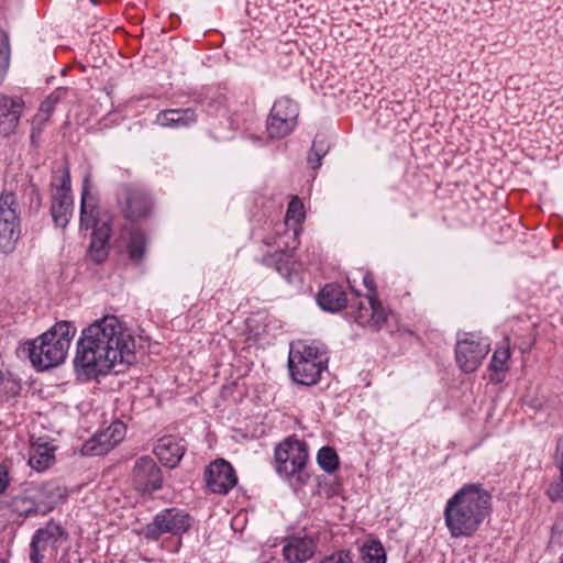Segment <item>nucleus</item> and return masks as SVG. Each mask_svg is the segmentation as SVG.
I'll return each instance as SVG.
<instances>
[{"label": "nucleus", "instance_id": "nucleus-1", "mask_svg": "<svg viewBox=\"0 0 563 563\" xmlns=\"http://www.w3.org/2000/svg\"><path fill=\"white\" fill-rule=\"evenodd\" d=\"M135 362V341L114 316H106L82 330L74 366L88 378L115 373Z\"/></svg>", "mask_w": 563, "mask_h": 563}, {"label": "nucleus", "instance_id": "nucleus-2", "mask_svg": "<svg viewBox=\"0 0 563 563\" xmlns=\"http://www.w3.org/2000/svg\"><path fill=\"white\" fill-rule=\"evenodd\" d=\"M490 512V493L482 484H465L446 501L444 520L452 538H470Z\"/></svg>", "mask_w": 563, "mask_h": 563}, {"label": "nucleus", "instance_id": "nucleus-3", "mask_svg": "<svg viewBox=\"0 0 563 563\" xmlns=\"http://www.w3.org/2000/svg\"><path fill=\"white\" fill-rule=\"evenodd\" d=\"M75 334L73 322H56L36 339L24 342L18 350L19 356L27 357L37 371L58 366L66 360Z\"/></svg>", "mask_w": 563, "mask_h": 563}, {"label": "nucleus", "instance_id": "nucleus-4", "mask_svg": "<svg viewBox=\"0 0 563 563\" xmlns=\"http://www.w3.org/2000/svg\"><path fill=\"white\" fill-rule=\"evenodd\" d=\"M67 539L65 530L54 522L48 521L44 527L37 529L30 543V560L32 563H44L54 559L57 548Z\"/></svg>", "mask_w": 563, "mask_h": 563}, {"label": "nucleus", "instance_id": "nucleus-5", "mask_svg": "<svg viewBox=\"0 0 563 563\" xmlns=\"http://www.w3.org/2000/svg\"><path fill=\"white\" fill-rule=\"evenodd\" d=\"M276 471L287 477L300 474L308 461V446L303 441L288 438L275 450Z\"/></svg>", "mask_w": 563, "mask_h": 563}, {"label": "nucleus", "instance_id": "nucleus-6", "mask_svg": "<svg viewBox=\"0 0 563 563\" xmlns=\"http://www.w3.org/2000/svg\"><path fill=\"white\" fill-rule=\"evenodd\" d=\"M117 202L123 217L131 221L151 214L153 201L148 194L136 186L123 184L117 190Z\"/></svg>", "mask_w": 563, "mask_h": 563}, {"label": "nucleus", "instance_id": "nucleus-7", "mask_svg": "<svg viewBox=\"0 0 563 563\" xmlns=\"http://www.w3.org/2000/svg\"><path fill=\"white\" fill-rule=\"evenodd\" d=\"M190 528V517L188 514L167 508L159 511L152 522L143 528V534L146 540L157 541L164 533L180 534Z\"/></svg>", "mask_w": 563, "mask_h": 563}, {"label": "nucleus", "instance_id": "nucleus-8", "mask_svg": "<svg viewBox=\"0 0 563 563\" xmlns=\"http://www.w3.org/2000/svg\"><path fill=\"white\" fill-rule=\"evenodd\" d=\"M298 108L289 98L275 101L267 119V133L272 139L288 135L297 124Z\"/></svg>", "mask_w": 563, "mask_h": 563}, {"label": "nucleus", "instance_id": "nucleus-9", "mask_svg": "<svg viewBox=\"0 0 563 563\" xmlns=\"http://www.w3.org/2000/svg\"><path fill=\"white\" fill-rule=\"evenodd\" d=\"M131 479L133 487L143 494H151L163 486V473L150 456H141L135 461Z\"/></svg>", "mask_w": 563, "mask_h": 563}, {"label": "nucleus", "instance_id": "nucleus-10", "mask_svg": "<svg viewBox=\"0 0 563 563\" xmlns=\"http://www.w3.org/2000/svg\"><path fill=\"white\" fill-rule=\"evenodd\" d=\"M205 483L210 493L227 495L236 485L238 477L229 462L218 459L207 466Z\"/></svg>", "mask_w": 563, "mask_h": 563}, {"label": "nucleus", "instance_id": "nucleus-11", "mask_svg": "<svg viewBox=\"0 0 563 563\" xmlns=\"http://www.w3.org/2000/svg\"><path fill=\"white\" fill-rule=\"evenodd\" d=\"M125 433V424L120 420H115L107 429L88 440L84 444L82 451L89 455H104L124 439Z\"/></svg>", "mask_w": 563, "mask_h": 563}, {"label": "nucleus", "instance_id": "nucleus-12", "mask_svg": "<svg viewBox=\"0 0 563 563\" xmlns=\"http://www.w3.org/2000/svg\"><path fill=\"white\" fill-rule=\"evenodd\" d=\"M282 554L287 563H305L313 558L318 540L310 534H290L283 538Z\"/></svg>", "mask_w": 563, "mask_h": 563}, {"label": "nucleus", "instance_id": "nucleus-13", "mask_svg": "<svg viewBox=\"0 0 563 563\" xmlns=\"http://www.w3.org/2000/svg\"><path fill=\"white\" fill-rule=\"evenodd\" d=\"M489 352V344L472 338L459 340L455 347L457 365L465 373L475 372Z\"/></svg>", "mask_w": 563, "mask_h": 563}, {"label": "nucleus", "instance_id": "nucleus-14", "mask_svg": "<svg viewBox=\"0 0 563 563\" xmlns=\"http://www.w3.org/2000/svg\"><path fill=\"white\" fill-rule=\"evenodd\" d=\"M24 101L20 97H1L0 99V134L11 135L18 128Z\"/></svg>", "mask_w": 563, "mask_h": 563}, {"label": "nucleus", "instance_id": "nucleus-15", "mask_svg": "<svg viewBox=\"0 0 563 563\" xmlns=\"http://www.w3.org/2000/svg\"><path fill=\"white\" fill-rule=\"evenodd\" d=\"M368 306L358 303L354 313V320L361 325H367L374 330H379L387 320V313L377 296L367 295Z\"/></svg>", "mask_w": 563, "mask_h": 563}, {"label": "nucleus", "instance_id": "nucleus-16", "mask_svg": "<svg viewBox=\"0 0 563 563\" xmlns=\"http://www.w3.org/2000/svg\"><path fill=\"white\" fill-rule=\"evenodd\" d=\"M111 225L112 219L111 217H107L106 221L92 230L88 256L96 264L103 263L109 256V240L112 233Z\"/></svg>", "mask_w": 563, "mask_h": 563}, {"label": "nucleus", "instance_id": "nucleus-17", "mask_svg": "<svg viewBox=\"0 0 563 563\" xmlns=\"http://www.w3.org/2000/svg\"><path fill=\"white\" fill-rule=\"evenodd\" d=\"M180 442L174 435H165L154 446L155 455L166 467L175 468L181 461L186 448Z\"/></svg>", "mask_w": 563, "mask_h": 563}, {"label": "nucleus", "instance_id": "nucleus-18", "mask_svg": "<svg viewBox=\"0 0 563 563\" xmlns=\"http://www.w3.org/2000/svg\"><path fill=\"white\" fill-rule=\"evenodd\" d=\"M298 357L299 360H288L289 372L294 382L307 386L317 384L327 366H318L317 363L305 361L302 356Z\"/></svg>", "mask_w": 563, "mask_h": 563}, {"label": "nucleus", "instance_id": "nucleus-19", "mask_svg": "<svg viewBox=\"0 0 563 563\" xmlns=\"http://www.w3.org/2000/svg\"><path fill=\"white\" fill-rule=\"evenodd\" d=\"M317 302L324 311L338 312L346 307L347 298L338 284H327L318 294Z\"/></svg>", "mask_w": 563, "mask_h": 563}, {"label": "nucleus", "instance_id": "nucleus-20", "mask_svg": "<svg viewBox=\"0 0 563 563\" xmlns=\"http://www.w3.org/2000/svg\"><path fill=\"white\" fill-rule=\"evenodd\" d=\"M66 496V489L55 483H45L41 486L35 498L37 512L45 515L52 511Z\"/></svg>", "mask_w": 563, "mask_h": 563}, {"label": "nucleus", "instance_id": "nucleus-21", "mask_svg": "<svg viewBox=\"0 0 563 563\" xmlns=\"http://www.w3.org/2000/svg\"><path fill=\"white\" fill-rule=\"evenodd\" d=\"M89 197V175L84 179V186L81 191V203H80V229H93L98 228L103 219L99 218V210L95 203L88 201ZM107 219H104L106 221Z\"/></svg>", "mask_w": 563, "mask_h": 563}, {"label": "nucleus", "instance_id": "nucleus-22", "mask_svg": "<svg viewBox=\"0 0 563 563\" xmlns=\"http://www.w3.org/2000/svg\"><path fill=\"white\" fill-rule=\"evenodd\" d=\"M55 446L49 442L37 439L32 442L29 464L37 472L44 471L52 465L55 460Z\"/></svg>", "mask_w": 563, "mask_h": 563}, {"label": "nucleus", "instance_id": "nucleus-23", "mask_svg": "<svg viewBox=\"0 0 563 563\" xmlns=\"http://www.w3.org/2000/svg\"><path fill=\"white\" fill-rule=\"evenodd\" d=\"M157 123L164 128H184L197 121V115L191 108L168 109L157 114Z\"/></svg>", "mask_w": 563, "mask_h": 563}, {"label": "nucleus", "instance_id": "nucleus-24", "mask_svg": "<svg viewBox=\"0 0 563 563\" xmlns=\"http://www.w3.org/2000/svg\"><path fill=\"white\" fill-rule=\"evenodd\" d=\"M74 211L71 195H52L51 214L56 227L65 229Z\"/></svg>", "mask_w": 563, "mask_h": 563}, {"label": "nucleus", "instance_id": "nucleus-25", "mask_svg": "<svg viewBox=\"0 0 563 563\" xmlns=\"http://www.w3.org/2000/svg\"><path fill=\"white\" fill-rule=\"evenodd\" d=\"M67 88L59 87L55 89L40 106L38 112L34 117V123L45 125L55 110L56 104L65 98Z\"/></svg>", "mask_w": 563, "mask_h": 563}, {"label": "nucleus", "instance_id": "nucleus-26", "mask_svg": "<svg viewBox=\"0 0 563 563\" xmlns=\"http://www.w3.org/2000/svg\"><path fill=\"white\" fill-rule=\"evenodd\" d=\"M126 250L129 258L134 264H140L143 261L146 251V236L141 230H131Z\"/></svg>", "mask_w": 563, "mask_h": 563}, {"label": "nucleus", "instance_id": "nucleus-27", "mask_svg": "<svg viewBox=\"0 0 563 563\" xmlns=\"http://www.w3.org/2000/svg\"><path fill=\"white\" fill-rule=\"evenodd\" d=\"M20 224L0 221V251L11 253L20 239Z\"/></svg>", "mask_w": 563, "mask_h": 563}, {"label": "nucleus", "instance_id": "nucleus-28", "mask_svg": "<svg viewBox=\"0 0 563 563\" xmlns=\"http://www.w3.org/2000/svg\"><path fill=\"white\" fill-rule=\"evenodd\" d=\"M19 203L13 192L0 195V221L20 224Z\"/></svg>", "mask_w": 563, "mask_h": 563}, {"label": "nucleus", "instance_id": "nucleus-29", "mask_svg": "<svg viewBox=\"0 0 563 563\" xmlns=\"http://www.w3.org/2000/svg\"><path fill=\"white\" fill-rule=\"evenodd\" d=\"M362 563H386V552L377 540H367L360 547Z\"/></svg>", "mask_w": 563, "mask_h": 563}, {"label": "nucleus", "instance_id": "nucleus-30", "mask_svg": "<svg viewBox=\"0 0 563 563\" xmlns=\"http://www.w3.org/2000/svg\"><path fill=\"white\" fill-rule=\"evenodd\" d=\"M317 461L327 473H332L339 467V456L331 446H322L318 452Z\"/></svg>", "mask_w": 563, "mask_h": 563}, {"label": "nucleus", "instance_id": "nucleus-31", "mask_svg": "<svg viewBox=\"0 0 563 563\" xmlns=\"http://www.w3.org/2000/svg\"><path fill=\"white\" fill-rule=\"evenodd\" d=\"M10 508L13 512L21 517H29L33 514H38L35 499L29 498L26 496H16L12 498Z\"/></svg>", "mask_w": 563, "mask_h": 563}, {"label": "nucleus", "instance_id": "nucleus-32", "mask_svg": "<svg viewBox=\"0 0 563 563\" xmlns=\"http://www.w3.org/2000/svg\"><path fill=\"white\" fill-rule=\"evenodd\" d=\"M328 150L329 146L324 140H320L318 136L313 140L308 155V164L312 169H318L321 166V161L328 153Z\"/></svg>", "mask_w": 563, "mask_h": 563}, {"label": "nucleus", "instance_id": "nucleus-33", "mask_svg": "<svg viewBox=\"0 0 563 563\" xmlns=\"http://www.w3.org/2000/svg\"><path fill=\"white\" fill-rule=\"evenodd\" d=\"M298 356H302L305 361H311V363H317L318 366H327L328 360L323 357L322 353L318 347L314 346H303L302 351H291L289 353V358L299 360Z\"/></svg>", "mask_w": 563, "mask_h": 563}, {"label": "nucleus", "instance_id": "nucleus-34", "mask_svg": "<svg viewBox=\"0 0 563 563\" xmlns=\"http://www.w3.org/2000/svg\"><path fill=\"white\" fill-rule=\"evenodd\" d=\"M287 254L283 251L275 252L273 254H266L262 258V263L266 266H273L275 269L282 274L287 275L289 272Z\"/></svg>", "mask_w": 563, "mask_h": 563}, {"label": "nucleus", "instance_id": "nucleus-35", "mask_svg": "<svg viewBox=\"0 0 563 563\" xmlns=\"http://www.w3.org/2000/svg\"><path fill=\"white\" fill-rule=\"evenodd\" d=\"M510 357V347L508 339H505V344L495 350L489 367L494 372H501L506 369L507 361Z\"/></svg>", "mask_w": 563, "mask_h": 563}, {"label": "nucleus", "instance_id": "nucleus-36", "mask_svg": "<svg viewBox=\"0 0 563 563\" xmlns=\"http://www.w3.org/2000/svg\"><path fill=\"white\" fill-rule=\"evenodd\" d=\"M9 42L4 33H0V81L9 67Z\"/></svg>", "mask_w": 563, "mask_h": 563}, {"label": "nucleus", "instance_id": "nucleus-37", "mask_svg": "<svg viewBox=\"0 0 563 563\" xmlns=\"http://www.w3.org/2000/svg\"><path fill=\"white\" fill-rule=\"evenodd\" d=\"M547 496L552 503L563 501V473L549 485Z\"/></svg>", "mask_w": 563, "mask_h": 563}, {"label": "nucleus", "instance_id": "nucleus-38", "mask_svg": "<svg viewBox=\"0 0 563 563\" xmlns=\"http://www.w3.org/2000/svg\"><path fill=\"white\" fill-rule=\"evenodd\" d=\"M286 217L296 222H300L305 219L303 205L298 197H294L288 203Z\"/></svg>", "mask_w": 563, "mask_h": 563}, {"label": "nucleus", "instance_id": "nucleus-39", "mask_svg": "<svg viewBox=\"0 0 563 563\" xmlns=\"http://www.w3.org/2000/svg\"><path fill=\"white\" fill-rule=\"evenodd\" d=\"M25 195L29 197L30 208L33 210H38L42 206V196L38 188L34 184H30L25 188Z\"/></svg>", "mask_w": 563, "mask_h": 563}, {"label": "nucleus", "instance_id": "nucleus-40", "mask_svg": "<svg viewBox=\"0 0 563 563\" xmlns=\"http://www.w3.org/2000/svg\"><path fill=\"white\" fill-rule=\"evenodd\" d=\"M70 195V174L68 167L63 170L59 186L56 187V191L53 195Z\"/></svg>", "mask_w": 563, "mask_h": 563}, {"label": "nucleus", "instance_id": "nucleus-41", "mask_svg": "<svg viewBox=\"0 0 563 563\" xmlns=\"http://www.w3.org/2000/svg\"><path fill=\"white\" fill-rule=\"evenodd\" d=\"M554 464L559 468L560 473H563V438H559L556 441Z\"/></svg>", "mask_w": 563, "mask_h": 563}, {"label": "nucleus", "instance_id": "nucleus-42", "mask_svg": "<svg viewBox=\"0 0 563 563\" xmlns=\"http://www.w3.org/2000/svg\"><path fill=\"white\" fill-rule=\"evenodd\" d=\"M4 388L11 397H16L21 391V385L16 380H8L4 384Z\"/></svg>", "mask_w": 563, "mask_h": 563}, {"label": "nucleus", "instance_id": "nucleus-43", "mask_svg": "<svg viewBox=\"0 0 563 563\" xmlns=\"http://www.w3.org/2000/svg\"><path fill=\"white\" fill-rule=\"evenodd\" d=\"M9 473L7 468L0 465V495L4 493L7 487L9 486Z\"/></svg>", "mask_w": 563, "mask_h": 563}, {"label": "nucleus", "instance_id": "nucleus-44", "mask_svg": "<svg viewBox=\"0 0 563 563\" xmlns=\"http://www.w3.org/2000/svg\"><path fill=\"white\" fill-rule=\"evenodd\" d=\"M363 283H364L365 287L369 291L368 295L376 296V286H375V282H374V279H373L371 274L367 273V274L364 275Z\"/></svg>", "mask_w": 563, "mask_h": 563}, {"label": "nucleus", "instance_id": "nucleus-45", "mask_svg": "<svg viewBox=\"0 0 563 563\" xmlns=\"http://www.w3.org/2000/svg\"><path fill=\"white\" fill-rule=\"evenodd\" d=\"M43 126H44V125L38 124V126H37V128H33V129H32V133H31V142H32V144H33V145H35V146H36V144H37V139H38V137H40V135H41V132H42V128H43Z\"/></svg>", "mask_w": 563, "mask_h": 563}, {"label": "nucleus", "instance_id": "nucleus-46", "mask_svg": "<svg viewBox=\"0 0 563 563\" xmlns=\"http://www.w3.org/2000/svg\"><path fill=\"white\" fill-rule=\"evenodd\" d=\"M3 379V373L2 371L0 369V382Z\"/></svg>", "mask_w": 563, "mask_h": 563}, {"label": "nucleus", "instance_id": "nucleus-47", "mask_svg": "<svg viewBox=\"0 0 563 563\" xmlns=\"http://www.w3.org/2000/svg\"><path fill=\"white\" fill-rule=\"evenodd\" d=\"M0 563H5V561H4V560H2V559H0Z\"/></svg>", "mask_w": 563, "mask_h": 563}, {"label": "nucleus", "instance_id": "nucleus-48", "mask_svg": "<svg viewBox=\"0 0 563 563\" xmlns=\"http://www.w3.org/2000/svg\"><path fill=\"white\" fill-rule=\"evenodd\" d=\"M560 563H563V560Z\"/></svg>", "mask_w": 563, "mask_h": 563}]
</instances>
